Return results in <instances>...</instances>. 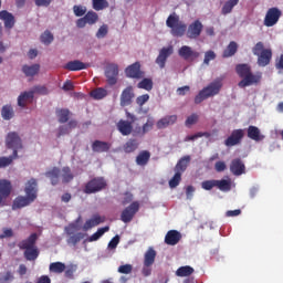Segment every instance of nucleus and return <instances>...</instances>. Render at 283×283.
Wrapping results in <instances>:
<instances>
[{
    "mask_svg": "<svg viewBox=\"0 0 283 283\" xmlns=\"http://www.w3.org/2000/svg\"><path fill=\"white\" fill-rule=\"evenodd\" d=\"M166 25L170 29V34L172 36L182 38V35L186 34L188 39H198L202 34L205 28L200 20H195L187 28V24L180 20V15L176 12L168 15Z\"/></svg>",
    "mask_w": 283,
    "mask_h": 283,
    "instance_id": "nucleus-1",
    "label": "nucleus"
},
{
    "mask_svg": "<svg viewBox=\"0 0 283 283\" xmlns=\"http://www.w3.org/2000/svg\"><path fill=\"white\" fill-rule=\"evenodd\" d=\"M24 192L27 196H18L11 206L12 211H17V209H23V207H30L34 200H36L39 196V184L36 179L31 178L24 188Z\"/></svg>",
    "mask_w": 283,
    "mask_h": 283,
    "instance_id": "nucleus-2",
    "label": "nucleus"
},
{
    "mask_svg": "<svg viewBox=\"0 0 283 283\" xmlns=\"http://www.w3.org/2000/svg\"><path fill=\"white\" fill-rule=\"evenodd\" d=\"M235 72L241 78L238 83V87L244 90V87H251L253 85H260L262 83V73H253L251 65L249 64H237Z\"/></svg>",
    "mask_w": 283,
    "mask_h": 283,
    "instance_id": "nucleus-3",
    "label": "nucleus"
},
{
    "mask_svg": "<svg viewBox=\"0 0 283 283\" xmlns=\"http://www.w3.org/2000/svg\"><path fill=\"white\" fill-rule=\"evenodd\" d=\"M222 77H217L209 85L203 87L198 95L195 97L196 105H200L202 101H207V98H211L213 96H218L220 94V90H222Z\"/></svg>",
    "mask_w": 283,
    "mask_h": 283,
    "instance_id": "nucleus-4",
    "label": "nucleus"
},
{
    "mask_svg": "<svg viewBox=\"0 0 283 283\" xmlns=\"http://www.w3.org/2000/svg\"><path fill=\"white\" fill-rule=\"evenodd\" d=\"M252 54L258 56V65L260 67H266L271 63V59H273V51L271 49H264L263 42H258L252 48Z\"/></svg>",
    "mask_w": 283,
    "mask_h": 283,
    "instance_id": "nucleus-5",
    "label": "nucleus"
},
{
    "mask_svg": "<svg viewBox=\"0 0 283 283\" xmlns=\"http://www.w3.org/2000/svg\"><path fill=\"white\" fill-rule=\"evenodd\" d=\"M126 118H128V120L119 119L117 123V129L119 134H122V136H129L132 132H134V123H136V115L126 111Z\"/></svg>",
    "mask_w": 283,
    "mask_h": 283,
    "instance_id": "nucleus-6",
    "label": "nucleus"
},
{
    "mask_svg": "<svg viewBox=\"0 0 283 283\" xmlns=\"http://www.w3.org/2000/svg\"><path fill=\"white\" fill-rule=\"evenodd\" d=\"M107 188V181L103 177H95L86 182L84 187V193H98V191H103V189Z\"/></svg>",
    "mask_w": 283,
    "mask_h": 283,
    "instance_id": "nucleus-7",
    "label": "nucleus"
},
{
    "mask_svg": "<svg viewBox=\"0 0 283 283\" xmlns=\"http://www.w3.org/2000/svg\"><path fill=\"white\" fill-rule=\"evenodd\" d=\"M140 210V203L138 201H133L128 207H126L120 214L122 222H125V224L132 222L134 220V216L138 213Z\"/></svg>",
    "mask_w": 283,
    "mask_h": 283,
    "instance_id": "nucleus-8",
    "label": "nucleus"
},
{
    "mask_svg": "<svg viewBox=\"0 0 283 283\" xmlns=\"http://www.w3.org/2000/svg\"><path fill=\"white\" fill-rule=\"evenodd\" d=\"M280 17H282V10L277 7L270 8L264 18V25L266 28H273L280 21Z\"/></svg>",
    "mask_w": 283,
    "mask_h": 283,
    "instance_id": "nucleus-9",
    "label": "nucleus"
},
{
    "mask_svg": "<svg viewBox=\"0 0 283 283\" xmlns=\"http://www.w3.org/2000/svg\"><path fill=\"white\" fill-rule=\"evenodd\" d=\"M134 98H136V93L134 92V86L128 85L122 91L119 97L120 107H129L132 103H134Z\"/></svg>",
    "mask_w": 283,
    "mask_h": 283,
    "instance_id": "nucleus-10",
    "label": "nucleus"
},
{
    "mask_svg": "<svg viewBox=\"0 0 283 283\" xmlns=\"http://www.w3.org/2000/svg\"><path fill=\"white\" fill-rule=\"evenodd\" d=\"M66 235H69L66 242L67 244H72L73 247H76L83 238H85V234L83 232H77L74 234V231H76V224L71 223L69 227L65 228Z\"/></svg>",
    "mask_w": 283,
    "mask_h": 283,
    "instance_id": "nucleus-11",
    "label": "nucleus"
},
{
    "mask_svg": "<svg viewBox=\"0 0 283 283\" xmlns=\"http://www.w3.org/2000/svg\"><path fill=\"white\" fill-rule=\"evenodd\" d=\"M244 139V129L238 128L233 129L230 136L224 140L226 147H235L240 145Z\"/></svg>",
    "mask_w": 283,
    "mask_h": 283,
    "instance_id": "nucleus-12",
    "label": "nucleus"
},
{
    "mask_svg": "<svg viewBox=\"0 0 283 283\" xmlns=\"http://www.w3.org/2000/svg\"><path fill=\"white\" fill-rule=\"evenodd\" d=\"M178 55L184 59V61H196V59L200 57V52L195 51L191 46L189 45H182L178 50Z\"/></svg>",
    "mask_w": 283,
    "mask_h": 283,
    "instance_id": "nucleus-13",
    "label": "nucleus"
},
{
    "mask_svg": "<svg viewBox=\"0 0 283 283\" xmlns=\"http://www.w3.org/2000/svg\"><path fill=\"white\" fill-rule=\"evenodd\" d=\"M6 147H7V149H12L15 147L23 148V140H21L19 133H17V132L8 133V135L6 137Z\"/></svg>",
    "mask_w": 283,
    "mask_h": 283,
    "instance_id": "nucleus-14",
    "label": "nucleus"
},
{
    "mask_svg": "<svg viewBox=\"0 0 283 283\" xmlns=\"http://www.w3.org/2000/svg\"><path fill=\"white\" fill-rule=\"evenodd\" d=\"M105 76L107 78L108 85H116V83H118V65L109 64L106 67Z\"/></svg>",
    "mask_w": 283,
    "mask_h": 283,
    "instance_id": "nucleus-15",
    "label": "nucleus"
},
{
    "mask_svg": "<svg viewBox=\"0 0 283 283\" xmlns=\"http://www.w3.org/2000/svg\"><path fill=\"white\" fill-rule=\"evenodd\" d=\"M125 74L127 78H143L145 73L140 71V62H135L126 67Z\"/></svg>",
    "mask_w": 283,
    "mask_h": 283,
    "instance_id": "nucleus-16",
    "label": "nucleus"
},
{
    "mask_svg": "<svg viewBox=\"0 0 283 283\" xmlns=\"http://www.w3.org/2000/svg\"><path fill=\"white\" fill-rule=\"evenodd\" d=\"M111 149L112 144L109 142L96 139L92 143V151H94V154H107Z\"/></svg>",
    "mask_w": 283,
    "mask_h": 283,
    "instance_id": "nucleus-17",
    "label": "nucleus"
},
{
    "mask_svg": "<svg viewBox=\"0 0 283 283\" xmlns=\"http://www.w3.org/2000/svg\"><path fill=\"white\" fill-rule=\"evenodd\" d=\"M230 171L233 176H242V174H245L247 171V166H244L242 159L235 158L230 164Z\"/></svg>",
    "mask_w": 283,
    "mask_h": 283,
    "instance_id": "nucleus-18",
    "label": "nucleus"
},
{
    "mask_svg": "<svg viewBox=\"0 0 283 283\" xmlns=\"http://www.w3.org/2000/svg\"><path fill=\"white\" fill-rule=\"evenodd\" d=\"M247 136L250 140H254V143H262L265 136L262 134V130L258 128V126L250 125L247 129Z\"/></svg>",
    "mask_w": 283,
    "mask_h": 283,
    "instance_id": "nucleus-19",
    "label": "nucleus"
},
{
    "mask_svg": "<svg viewBox=\"0 0 283 283\" xmlns=\"http://www.w3.org/2000/svg\"><path fill=\"white\" fill-rule=\"evenodd\" d=\"M182 240V234L178 230H170L166 233L165 243L169 247H176Z\"/></svg>",
    "mask_w": 283,
    "mask_h": 283,
    "instance_id": "nucleus-20",
    "label": "nucleus"
},
{
    "mask_svg": "<svg viewBox=\"0 0 283 283\" xmlns=\"http://www.w3.org/2000/svg\"><path fill=\"white\" fill-rule=\"evenodd\" d=\"M172 52L174 51H172L171 46L163 48L159 51V55L156 59V63H157V65H159L160 70L165 69V65L167 63V59H169V56H171Z\"/></svg>",
    "mask_w": 283,
    "mask_h": 283,
    "instance_id": "nucleus-21",
    "label": "nucleus"
},
{
    "mask_svg": "<svg viewBox=\"0 0 283 283\" xmlns=\"http://www.w3.org/2000/svg\"><path fill=\"white\" fill-rule=\"evenodd\" d=\"M36 240H39V235H36V233H32L28 239L20 241L18 247L21 251H28V249L36 247Z\"/></svg>",
    "mask_w": 283,
    "mask_h": 283,
    "instance_id": "nucleus-22",
    "label": "nucleus"
},
{
    "mask_svg": "<svg viewBox=\"0 0 283 283\" xmlns=\"http://www.w3.org/2000/svg\"><path fill=\"white\" fill-rule=\"evenodd\" d=\"M103 222H105V217L94 214L91 219L85 221L83 231H90V229H94V227H98V224H103Z\"/></svg>",
    "mask_w": 283,
    "mask_h": 283,
    "instance_id": "nucleus-23",
    "label": "nucleus"
},
{
    "mask_svg": "<svg viewBox=\"0 0 283 283\" xmlns=\"http://www.w3.org/2000/svg\"><path fill=\"white\" fill-rule=\"evenodd\" d=\"M90 64H85L78 60L70 61L64 65V70H69V72H81V70H87Z\"/></svg>",
    "mask_w": 283,
    "mask_h": 283,
    "instance_id": "nucleus-24",
    "label": "nucleus"
},
{
    "mask_svg": "<svg viewBox=\"0 0 283 283\" xmlns=\"http://www.w3.org/2000/svg\"><path fill=\"white\" fill-rule=\"evenodd\" d=\"M178 115H167L157 122V129H166L170 125H176Z\"/></svg>",
    "mask_w": 283,
    "mask_h": 283,
    "instance_id": "nucleus-25",
    "label": "nucleus"
},
{
    "mask_svg": "<svg viewBox=\"0 0 283 283\" xmlns=\"http://www.w3.org/2000/svg\"><path fill=\"white\" fill-rule=\"evenodd\" d=\"M12 193V182L8 179H0V196L6 200L10 198Z\"/></svg>",
    "mask_w": 283,
    "mask_h": 283,
    "instance_id": "nucleus-26",
    "label": "nucleus"
},
{
    "mask_svg": "<svg viewBox=\"0 0 283 283\" xmlns=\"http://www.w3.org/2000/svg\"><path fill=\"white\" fill-rule=\"evenodd\" d=\"M32 101H34V92H23L18 97V105L19 107H28V103H32Z\"/></svg>",
    "mask_w": 283,
    "mask_h": 283,
    "instance_id": "nucleus-27",
    "label": "nucleus"
},
{
    "mask_svg": "<svg viewBox=\"0 0 283 283\" xmlns=\"http://www.w3.org/2000/svg\"><path fill=\"white\" fill-rule=\"evenodd\" d=\"M189 163H191V156L186 155L181 157L175 166V171L185 174V171H187V167H189Z\"/></svg>",
    "mask_w": 283,
    "mask_h": 283,
    "instance_id": "nucleus-28",
    "label": "nucleus"
},
{
    "mask_svg": "<svg viewBox=\"0 0 283 283\" xmlns=\"http://www.w3.org/2000/svg\"><path fill=\"white\" fill-rule=\"evenodd\" d=\"M151 159V153L149 150H142L136 157V165L139 167H146V165L149 164V160Z\"/></svg>",
    "mask_w": 283,
    "mask_h": 283,
    "instance_id": "nucleus-29",
    "label": "nucleus"
},
{
    "mask_svg": "<svg viewBox=\"0 0 283 283\" xmlns=\"http://www.w3.org/2000/svg\"><path fill=\"white\" fill-rule=\"evenodd\" d=\"M140 147V143L136 138H130L128 139L124 145H123V150L125 154H134Z\"/></svg>",
    "mask_w": 283,
    "mask_h": 283,
    "instance_id": "nucleus-30",
    "label": "nucleus"
},
{
    "mask_svg": "<svg viewBox=\"0 0 283 283\" xmlns=\"http://www.w3.org/2000/svg\"><path fill=\"white\" fill-rule=\"evenodd\" d=\"M0 19L4 22V28H8L9 30L14 28V15H12V13L2 10L0 11Z\"/></svg>",
    "mask_w": 283,
    "mask_h": 283,
    "instance_id": "nucleus-31",
    "label": "nucleus"
},
{
    "mask_svg": "<svg viewBox=\"0 0 283 283\" xmlns=\"http://www.w3.org/2000/svg\"><path fill=\"white\" fill-rule=\"evenodd\" d=\"M45 177L51 180V185L54 187L59 185V180L61 178V169L53 167L51 170L45 172Z\"/></svg>",
    "mask_w": 283,
    "mask_h": 283,
    "instance_id": "nucleus-32",
    "label": "nucleus"
},
{
    "mask_svg": "<svg viewBox=\"0 0 283 283\" xmlns=\"http://www.w3.org/2000/svg\"><path fill=\"white\" fill-rule=\"evenodd\" d=\"M40 70H41V65L39 64H32V65L24 64L22 66V72L24 76H28V77L36 76Z\"/></svg>",
    "mask_w": 283,
    "mask_h": 283,
    "instance_id": "nucleus-33",
    "label": "nucleus"
},
{
    "mask_svg": "<svg viewBox=\"0 0 283 283\" xmlns=\"http://www.w3.org/2000/svg\"><path fill=\"white\" fill-rule=\"evenodd\" d=\"M195 271L196 270H193L191 265H184L177 269L175 275H177V277H189L190 275H193Z\"/></svg>",
    "mask_w": 283,
    "mask_h": 283,
    "instance_id": "nucleus-34",
    "label": "nucleus"
},
{
    "mask_svg": "<svg viewBox=\"0 0 283 283\" xmlns=\"http://www.w3.org/2000/svg\"><path fill=\"white\" fill-rule=\"evenodd\" d=\"M156 262V250L154 248H149L144 256L145 266H151Z\"/></svg>",
    "mask_w": 283,
    "mask_h": 283,
    "instance_id": "nucleus-35",
    "label": "nucleus"
},
{
    "mask_svg": "<svg viewBox=\"0 0 283 283\" xmlns=\"http://www.w3.org/2000/svg\"><path fill=\"white\" fill-rule=\"evenodd\" d=\"M1 116L3 120H12V118H14V108L12 107V105L7 104L2 106Z\"/></svg>",
    "mask_w": 283,
    "mask_h": 283,
    "instance_id": "nucleus-36",
    "label": "nucleus"
},
{
    "mask_svg": "<svg viewBox=\"0 0 283 283\" xmlns=\"http://www.w3.org/2000/svg\"><path fill=\"white\" fill-rule=\"evenodd\" d=\"M59 123H67L70 120V109L67 108H57L55 111Z\"/></svg>",
    "mask_w": 283,
    "mask_h": 283,
    "instance_id": "nucleus-37",
    "label": "nucleus"
},
{
    "mask_svg": "<svg viewBox=\"0 0 283 283\" xmlns=\"http://www.w3.org/2000/svg\"><path fill=\"white\" fill-rule=\"evenodd\" d=\"M137 87L138 90H145L146 92H151V90H154V80L149 77H145L137 84Z\"/></svg>",
    "mask_w": 283,
    "mask_h": 283,
    "instance_id": "nucleus-38",
    "label": "nucleus"
},
{
    "mask_svg": "<svg viewBox=\"0 0 283 283\" xmlns=\"http://www.w3.org/2000/svg\"><path fill=\"white\" fill-rule=\"evenodd\" d=\"M24 258L29 262H34V260H36V258H39V248H36V245H34L33 248L24 250Z\"/></svg>",
    "mask_w": 283,
    "mask_h": 283,
    "instance_id": "nucleus-39",
    "label": "nucleus"
},
{
    "mask_svg": "<svg viewBox=\"0 0 283 283\" xmlns=\"http://www.w3.org/2000/svg\"><path fill=\"white\" fill-rule=\"evenodd\" d=\"M238 3H240V0H228L224 2L221 9L222 14H231V12H233V8H235Z\"/></svg>",
    "mask_w": 283,
    "mask_h": 283,
    "instance_id": "nucleus-40",
    "label": "nucleus"
},
{
    "mask_svg": "<svg viewBox=\"0 0 283 283\" xmlns=\"http://www.w3.org/2000/svg\"><path fill=\"white\" fill-rule=\"evenodd\" d=\"M235 52H238V43L234 41L230 42L227 49L223 51V59H229L234 56Z\"/></svg>",
    "mask_w": 283,
    "mask_h": 283,
    "instance_id": "nucleus-41",
    "label": "nucleus"
},
{
    "mask_svg": "<svg viewBox=\"0 0 283 283\" xmlns=\"http://www.w3.org/2000/svg\"><path fill=\"white\" fill-rule=\"evenodd\" d=\"M49 271L51 273H56V274L65 273V263H63V262H53V263L50 264Z\"/></svg>",
    "mask_w": 283,
    "mask_h": 283,
    "instance_id": "nucleus-42",
    "label": "nucleus"
},
{
    "mask_svg": "<svg viewBox=\"0 0 283 283\" xmlns=\"http://www.w3.org/2000/svg\"><path fill=\"white\" fill-rule=\"evenodd\" d=\"M91 96L95 101H103V98H105V96H107V90H105L103 87H97L91 92Z\"/></svg>",
    "mask_w": 283,
    "mask_h": 283,
    "instance_id": "nucleus-43",
    "label": "nucleus"
},
{
    "mask_svg": "<svg viewBox=\"0 0 283 283\" xmlns=\"http://www.w3.org/2000/svg\"><path fill=\"white\" fill-rule=\"evenodd\" d=\"M60 176L64 184L72 182V180H74V174H72V169H70V167H63Z\"/></svg>",
    "mask_w": 283,
    "mask_h": 283,
    "instance_id": "nucleus-44",
    "label": "nucleus"
},
{
    "mask_svg": "<svg viewBox=\"0 0 283 283\" xmlns=\"http://www.w3.org/2000/svg\"><path fill=\"white\" fill-rule=\"evenodd\" d=\"M107 231H109L108 226L97 229V231L90 237L88 242H96V240H101Z\"/></svg>",
    "mask_w": 283,
    "mask_h": 283,
    "instance_id": "nucleus-45",
    "label": "nucleus"
},
{
    "mask_svg": "<svg viewBox=\"0 0 283 283\" xmlns=\"http://www.w3.org/2000/svg\"><path fill=\"white\" fill-rule=\"evenodd\" d=\"M216 187L220 189V191H231V180L230 179H221L216 180Z\"/></svg>",
    "mask_w": 283,
    "mask_h": 283,
    "instance_id": "nucleus-46",
    "label": "nucleus"
},
{
    "mask_svg": "<svg viewBox=\"0 0 283 283\" xmlns=\"http://www.w3.org/2000/svg\"><path fill=\"white\" fill-rule=\"evenodd\" d=\"M93 9L96 10V12H101V10H105V8H109V2L107 0H92Z\"/></svg>",
    "mask_w": 283,
    "mask_h": 283,
    "instance_id": "nucleus-47",
    "label": "nucleus"
},
{
    "mask_svg": "<svg viewBox=\"0 0 283 283\" xmlns=\"http://www.w3.org/2000/svg\"><path fill=\"white\" fill-rule=\"evenodd\" d=\"M84 19L86 20V23L88 25H94V23H97L98 21V13L94 11H88L85 15Z\"/></svg>",
    "mask_w": 283,
    "mask_h": 283,
    "instance_id": "nucleus-48",
    "label": "nucleus"
},
{
    "mask_svg": "<svg viewBox=\"0 0 283 283\" xmlns=\"http://www.w3.org/2000/svg\"><path fill=\"white\" fill-rule=\"evenodd\" d=\"M40 40L41 43H43L44 45H50V43L54 41V35L52 34V32L46 30L41 34Z\"/></svg>",
    "mask_w": 283,
    "mask_h": 283,
    "instance_id": "nucleus-49",
    "label": "nucleus"
},
{
    "mask_svg": "<svg viewBox=\"0 0 283 283\" xmlns=\"http://www.w3.org/2000/svg\"><path fill=\"white\" fill-rule=\"evenodd\" d=\"M181 180H182V174L176 171L174 177L169 180L170 189H176V187H178V185H180Z\"/></svg>",
    "mask_w": 283,
    "mask_h": 283,
    "instance_id": "nucleus-50",
    "label": "nucleus"
},
{
    "mask_svg": "<svg viewBox=\"0 0 283 283\" xmlns=\"http://www.w3.org/2000/svg\"><path fill=\"white\" fill-rule=\"evenodd\" d=\"M14 282V274L11 271L0 274V283H10Z\"/></svg>",
    "mask_w": 283,
    "mask_h": 283,
    "instance_id": "nucleus-51",
    "label": "nucleus"
},
{
    "mask_svg": "<svg viewBox=\"0 0 283 283\" xmlns=\"http://www.w3.org/2000/svg\"><path fill=\"white\" fill-rule=\"evenodd\" d=\"M149 102V94H143V95H139L136 97V105H138V107L140 109H143V105H145V103H148Z\"/></svg>",
    "mask_w": 283,
    "mask_h": 283,
    "instance_id": "nucleus-52",
    "label": "nucleus"
},
{
    "mask_svg": "<svg viewBox=\"0 0 283 283\" xmlns=\"http://www.w3.org/2000/svg\"><path fill=\"white\" fill-rule=\"evenodd\" d=\"M154 117H149L147 122L143 125L142 132L143 134H147V132H151L154 129Z\"/></svg>",
    "mask_w": 283,
    "mask_h": 283,
    "instance_id": "nucleus-53",
    "label": "nucleus"
},
{
    "mask_svg": "<svg viewBox=\"0 0 283 283\" xmlns=\"http://www.w3.org/2000/svg\"><path fill=\"white\" fill-rule=\"evenodd\" d=\"M73 12L75 14V17H85V13L87 12V8L83 7V6H74L73 7Z\"/></svg>",
    "mask_w": 283,
    "mask_h": 283,
    "instance_id": "nucleus-54",
    "label": "nucleus"
},
{
    "mask_svg": "<svg viewBox=\"0 0 283 283\" xmlns=\"http://www.w3.org/2000/svg\"><path fill=\"white\" fill-rule=\"evenodd\" d=\"M31 92H33V97H34V94H41L42 96H45L49 94L48 87L41 86V85L34 86Z\"/></svg>",
    "mask_w": 283,
    "mask_h": 283,
    "instance_id": "nucleus-55",
    "label": "nucleus"
},
{
    "mask_svg": "<svg viewBox=\"0 0 283 283\" xmlns=\"http://www.w3.org/2000/svg\"><path fill=\"white\" fill-rule=\"evenodd\" d=\"M211 61H216V52L210 50L205 53L203 63H205V65H209V63H211Z\"/></svg>",
    "mask_w": 283,
    "mask_h": 283,
    "instance_id": "nucleus-56",
    "label": "nucleus"
},
{
    "mask_svg": "<svg viewBox=\"0 0 283 283\" xmlns=\"http://www.w3.org/2000/svg\"><path fill=\"white\" fill-rule=\"evenodd\" d=\"M216 179L212 180H206L201 182V187L202 189H205L206 191H211V189H213V187H216Z\"/></svg>",
    "mask_w": 283,
    "mask_h": 283,
    "instance_id": "nucleus-57",
    "label": "nucleus"
},
{
    "mask_svg": "<svg viewBox=\"0 0 283 283\" xmlns=\"http://www.w3.org/2000/svg\"><path fill=\"white\" fill-rule=\"evenodd\" d=\"M198 123V114L193 113L186 119V127H191V125H196Z\"/></svg>",
    "mask_w": 283,
    "mask_h": 283,
    "instance_id": "nucleus-58",
    "label": "nucleus"
},
{
    "mask_svg": "<svg viewBox=\"0 0 283 283\" xmlns=\"http://www.w3.org/2000/svg\"><path fill=\"white\" fill-rule=\"evenodd\" d=\"M12 165V158L10 157H0V169H6Z\"/></svg>",
    "mask_w": 283,
    "mask_h": 283,
    "instance_id": "nucleus-59",
    "label": "nucleus"
},
{
    "mask_svg": "<svg viewBox=\"0 0 283 283\" xmlns=\"http://www.w3.org/2000/svg\"><path fill=\"white\" fill-rule=\"evenodd\" d=\"M132 271H133L132 264H124L118 268V273H123L124 275H129Z\"/></svg>",
    "mask_w": 283,
    "mask_h": 283,
    "instance_id": "nucleus-60",
    "label": "nucleus"
},
{
    "mask_svg": "<svg viewBox=\"0 0 283 283\" xmlns=\"http://www.w3.org/2000/svg\"><path fill=\"white\" fill-rule=\"evenodd\" d=\"M107 32H108L107 24L99 27L96 33L97 39H105V36H107Z\"/></svg>",
    "mask_w": 283,
    "mask_h": 283,
    "instance_id": "nucleus-61",
    "label": "nucleus"
},
{
    "mask_svg": "<svg viewBox=\"0 0 283 283\" xmlns=\"http://www.w3.org/2000/svg\"><path fill=\"white\" fill-rule=\"evenodd\" d=\"M120 242V237L115 235L109 242H108V249L113 250L116 249V247H118V243Z\"/></svg>",
    "mask_w": 283,
    "mask_h": 283,
    "instance_id": "nucleus-62",
    "label": "nucleus"
},
{
    "mask_svg": "<svg viewBox=\"0 0 283 283\" xmlns=\"http://www.w3.org/2000/svg\"><path fill=\"white\" fill-rule=\"evenodd\" d=\"M214 169L218 174H222L227 169V164L224 161H217L214 164Z\"/></svg>",
    "mask_w": 283,
    "mask_h": 283,
    "instance_id": "nucleus-63",
    "label": "nucleus"
},
{
    "mask_svg": "<svg viewBox=\"0 0 283 283\" xmlns=\"http://www.w3.org/2000/svg\"><path fill=\"white\" fill-rule=\"evenodd\" d=\"M70 134V127L69 126H60L57 132V138H61V136H65Z\"/></svg>",
    "mask_w": 283,
    "mask_h": 283,
    "instance_id": "nucleus-64",
    "label": "nucleus"
}]
</instances>
